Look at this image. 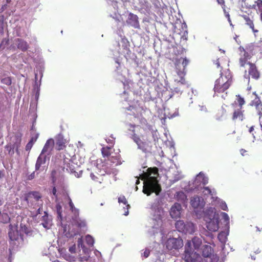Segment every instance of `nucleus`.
Returning a JSON list of instances; mask_svg holds the SVG:
<instances>
[{"instance_id":"1","label":"nucleus","mask_w":262,"mask_h":262,"mask_svg":"<svg viewBox=\"0 0 262 262\" xmlns=\"http://www.w3.org/2000/svg\"><path fill=\"white\" fill-rule=\"evenodd\" d=\"M158 168L157 167L148 168L147 172L144 173L142 179L145 180L143 188V192L147 195L155 192L159 195L161 191V187L157 179L159 176Z\"/></svg>"},{"instance_id":"2","label":"nucleus","mask_w":262,"mask_h":262,"mask_svg":"<svg viewBox=\"0 0 262 262\" xmlns=\"http://www.w3.org/2000/svg\"><path fill=\"white\" fill-rule=\"evenodd\" d=\"M220 75L215 82L213 90L216 96H220L225 99L227 96L228 90L232 83V76L229 70L221 72Z\"/></svg>"},{"instance_id":"3","label":"nucleus","mask_w":262,"mask_h":262,"mask_svg":"<svg viewBox=\"0 0 262 262\" xmlns=\"http://www.w3.org/2000/svg\"><path fill=\"white\" fill-rule=\"evenodd\" d=\"M189 63V61L186 58L181 57L180 58L176 59L174 64L176 72L179 76L180 79H176L175 80L177 81L178 83H180L181 84H186L184 76L186 73L185 68Z\"/></svg>"},{"instance_id":"4","label":"nucleus","mask_w":262,"mask_h":262,"mask_svg":"<svg viewBox=\"0 0 262 262\" xmlns=\"http://www.w3.org/2000/svg\"><path fill=\"white\" fill-rule=\"evenodd\" d=\"M201 259L200 254L194 252L192 247H191V242H187L185 246L184 257L185 262H196Z\"/></svg>"},{"instance_id":"5","label":"nucleus","mask_w":262,"mask_h":262,"mask_svg":"<svg viewBox=\"0 0 262 262\" xmlns=\"http://www.w3.org/2000/svg\"><path fill=\"white\" fill-rule=\"evenodd\" d=\"M101 151L103 157L108 158V160L110 161L112 163L116 165L120 164L119 149H118V152L114 154V155H111L113 152L112 148L111 147H103L101 149Z\"/></svg>"},{"instance_id":"6","label":"nucleus","mask_w":262,"mask_h":262,"mask_svg":"<svg viewBox=\"0 0 262 262\" xmlns=\"http://www.w3.org/2000/svg\"><path fill=\"white\" fill-rule=\"evenodd\" d=\"M247 100L249 101V105L255 106L259 115L260 108L262 106V103L256 92L249 93L247 95Z\"/></svg>"},{"instance_id":"7","label":"nucleus","mask_w":262,"mask_h":262,"mask_svg":"<svg viewBox=\"0 0 262 262\" xmlns=\"http://www.w3.org/2000/svg\"><path fill=\"white\" fill-rule=\"evenodd\" d=\"M239 50L241 52V57L250 59L252 55L255 54V45H248L245 47H239Z\"/></svg>"},{"instance_id":"8","label":"nucleus","mask_w":262,"mask_h":262,"mask_svg":"<svg viewBox=\"0 0 262 262\" xmlns=\"http://www.w3.org/2000/svg\"><path fill=\"white\" fill-rule=\"evenodd\" d=\"M183 245V240L181 238H170L166 243V247L168 249H178Z\"/></svg>"},{"instance_id":"9","label":"nucleus","mask_w":262,"mask_h":262,"mask_svg":"<svg viewBox=\"0 0 262 262\" xmlns=\"http://www.w3.org/2000/svg\"><path fill=\"white\" fill-rule=\"evenodd\" d=\"M126 22L128 26L132 27L135 29L140 28L138 16L132 13H129Z\"/></svg>"},{"instance_id":"10","label":"nucleus","mask_w":262,"mask_h":262,"mask_svg":"<svg viewBox=\"0 0 262 262\" xmlns=\"http://www.w3.org/2000/svg\"><path fill=\"white\" fill-rule=\"evenodd\" d=\"M8 236L10 242L16 241L18 239L19 234L17 225L12 224L9 225Z\"/></svg>"},{"instance_id":"11","label":"nucleus","mask_w":262,"mask_h":262,"mask_svg":"<svg viewBox=\"0 0 262 262\" xmlns=\"http://www.w3.org/2000/svg\"><path fill=\"white\" fill-rule=\"evenodd\" d=\"M55 140L57 150H61L66 147L67 142L61 134H59L55 137Z\"/></svg>"},{"instance_id":"12","label":"nucleus","mask_w":262,"mask_h":262,"mask_svg":"<svg viewBox=\"0 0 262 262\" xmlns=\"http://www.w3.org/2000/svg\"><path fill=\"white\" fill-rule=\"evenodd\" d=\"M206 227L208 230L211 232H215L218 230L219 228V218L206 221Z\"/></svg>"},{"instance_id":"13","label":"nucleus","mask_w":262,"mask_h":262,"mask_svg":"<svg viewBox=\"0 0 262 262\" xmlns=\"http://www.w3.org/2000/svg\"><path fill=\"white\" fill-rule=\"evenodd\" d=\"M181 205L179 203H175L171 208L170 214L172 218L177 219L181 214Z\"/></svg>"},{"instance_id":"14","label":"nucleus","mask_w":262,"mask_h":262,"mask_svg":"<svg viewBox=\"0 0 262 262\" xmlns=\"http://www.w3.org/2000/svg\"><path fill=\"white\" fill-rule=\"evenodd\" d=\"M248 64L249 66L248 71L249 75H250L252 78L257 79L259 77V73L258 71L255 64L251 62H248Z\"/></svg>"},{"instance_id":"15","label":"nucleus","mask_w":262,"mask_h":262,"mask_svg":"<svg viewBox=\"0 0 262 262\" xmlns=\"http://www.w3.org/2000/svg\"><path fill=\"white\" fill-rule=\"evenodd\" d=\"M219 215L216 213L214 209L210 208L206 210L204 219L205 221H211L215 219H219Z\"/></svg>"},{"instance_id":"16","label":"nucleus","mask_w":262,"mask_h":262,"mask_svg":"<svg viewBox=\"0 0 262 262\" xmlns=\"http://www.w3.org/2000/svg\"><path fill=\"white\" fill-rule=\"evenodd\" d=\"M15 42L16 43L17 48L23 52L27 51L29 48V45L28 42L23 39L17 38L15 39Z\"/></svg>"},{"instance_id":"17","label":"nucleus","mask_w":262,"mask_h":262,"mask_svg":"<svg viewBox=\"0 0 262 262\" xmlns=\"http://www.w3.org/2000/svg\"><path fill=\"white\" fill-rule=\"evenodd\" d=\"M54 144H55V142L53 139L50 138V139H48L46 141V142L42 149L41 154H43L47 152H50V151H52L53 149V148L54 146Z\"/></svg>"},{"instance_id":"18","label":"nucleus","mask_w":262,"mask_h":262,"mask_svg":"<svg viewBox=\"0 0 262 262\" xmlns=\"http://www.w3.org/2000/svg\"><path fill=\"white\" fill-rule=\"evenodd\" d=\"M133 139L134 141L137 144L139 148L142 150L145 151L149 149L148 148V145L145 143L142 142L140 138L136 134H134L133 135Z\"/></svg>"},{"instance_id":"19","label":"nucleus","mask_w":262,"mask_h":262,"mask_svg":"<svg viewBox=\"0 0 262 262\" xmlns=\"http://www.w3.org/2000/svg\"><path fill=\"white\" fill-rule=\"evenodd\" d=\"M213 252V249L210 246L204 245L202 247V255L204 257H211Z\"/></svg>"},{"instance_id":"20","label":"nucleus","mask_w":262,"mask_h":262,"mask_svg":"<svg viewBox=\"0 0 262 262\" xmlns=\"http://www.w3.org/2000/svg\"><path fill=\"white\" fill-rule=\"evenodd\" d=\"M187 242H191V247H192V245L193 246V250L199 249L202 244V239L198 236H194L191 241H187Z\"/></svg>"},{"instance_id":"21","label":"nucleus","mask_w":262,"mask_h":262,"mask_svg":"<svg viewBox=\"0 0 262 262\" xmlns=\"http://www.w3.org/2000/svg\"><path fill=\"white\" fill-rule=\"evenodd\" d=\"M174 198L176 200L183 204H185L187 201L186 195L182 191L177 192L174 195Z\"/></svg>"},{"instance_id":"22","label":"nucleus","mask_w":262,"mask_h":262,"mask_svg":"<svg viewBox=\"0 0 262 262\" xmlns=\"http://www.w3.org/2000/svg\"><path fill=\"white\" fill-rule=\"evenodd\" d=\"M42 226L47 229H49L51 226L52 220L49 218L48 213L45 212V215L41 219Z\"/></svg>"},{"instance_id":"23","label":"nucleus","mask_w":262,"mask_h":262,"mask_svg":"<svg viewBox=\"0 0 262 262\" xmlns=\"http://www.w3.org/2000/svg\"><path fill=\"white\" fill-rule=\"evenodd\" d=\"M46 161V156L43 155L41 153V154L38 157L36 164H35V170L36 171L38 170L41 165L42 164H45Z\"/></svg>"},{"instance_id":"24","label":"nucleus","mask_w":262,"mask_h":262,"mask_svg":"<svg viewBox=\"0 0 262 262\" xmlns=\"http://www.w3.org/2000/svg\"><path fill=\"white\" fill-rule=\"evenodd\" d=\"M42 196L41 194L38 191H31L29 192L26 198V200L28 201L30 199H34L36 201H39Z\"/></svg>"},{"instance_id":"25","label":"nucleus","mask_w":262,"mask_h":262,"mask_svg":"<svg viewBox=\"0 0 262 262\" xmlns=\"http://www.w3.org/2000/svg\"><path fill=\"white\" fill-rule=\"evenodd\" d=\"M176 228L177 229L181 232H187V229L186 228V225L184 223L183 221H177L175 224Z\"/></svg>"},{"instance_id":"26","label":"nucleus","mask_w":262,"mask_h":262,"mask_svg":"<svg viewBox=\"0 0 262 262\" xmlns=\"http://www.w3.org/2000/svg\"><path fill=\"white\" fill-rule=\"evenodd\" d=\"M243 111L241 108H238L235 110L233 113L232 115V120H236L237 119H239L241 120H243Z\"/></svg>"},{"instance_id":"27","label":"nucleus","mask_w":262,"mask_h":262,"mask_svg":"<svg viewBox=\"0 0 262 262\" xmlns=\"http://www.w3.org/2000/svg\"><path fill=\"white\" fill-rule=\"evenodd\" d=\"M103 176H104V174H97V176H96L94 173H91L90 174L91 179L96 183H98L99 184H101L104 181Z\"/></svg>"},{"instance_id":"28","label":"nucleus","mask_w":262,"mask_h":262,"mask_svg":"<svg viewBox=\"0 0 262 262\" xmlns=\"http://www.w3.org/2000/svg\"><path fill=\"white\" fill-rule=\"evenodd\" d=\"M201 198L198 196H194L191 199L190 204L194 208H197L200 205Z\"/></svg>"},{"instance_id":"29","label":"nucleus","mask_w":262,"mask_h":262,"mask_svg":"<svg viewBox=\"0 0 262 262\" xmlns=\"http://www.w3.org/2000/svg\"><path fill=\"white\" fill-rule=\"evenodd\" d=\"M225 114L226 110L224 108L222 107L221 108L218 110L215 115V119L218 121L222 120Z\"/></svg>"},{"instance_id":"30","label":"nucleus","mask_w":262,"mask_h":262,"mask_svg":"<svg viewBox=\"0 0 262 262\" xmlns=\"http://www.w3.org/2000/svg\"><path fill=\"white\" fill-rule=\"evenodd\" d=\"M181 30L180 29V31L176 30L175 31L180 34L181 36L184 37L187 35V25L186 24L183 23L180 25Z\"/></svg>"},{"instance_id":"31","label":"nucleus","mask_w":262,"mask_h":262,"mask_svg":"<svg viewBox=\"0 0 262 262\" xmlns=\"http://www.w3.org/2000/svg\"><path fill=\"white\" fill-rule=\"evenodd\" d=\"M244 18L246 21V24L249 26V27L252 29L254 32H257L258 30L254 29V25L253 20L249 17V16L245 15Z\"/></svg>"},{"instance_id":"32","label":"nucleus","mask_w":262,"mask_h":262,"mask_svg":"<svg viewBox=\"0 0 262 262\" xmlns=\"http://www.w3.org/2000/svg\"><path fill=\"white\" fill-rule=\"evenodd\" d=\"M118 202L119 203H123L126 206L127 211H125L124 213V215L126 216L128 214V209L130 208V205L127 204V201L124 196H120L118 198Z\"/></svg>"},{"instance_id":"33","label":"nucleus","mask_w":262,"mask_h":262,"mask_svg":"<svg viewBox=\"0 0 262 262\" xmlns=\"http://www.w3.org/2000/svg\"><path fill=\"white\" fill-rule=\"evenodd\" d=\"M235 104H237L239 108L242 109L243 106L245 103V99L240 95H236V99L234 101Z\"/></svg>"},{"instance_id":"34","label":"nucleus","mask_w":262,"mask_h":262,"mask_svg":"<svg viewBox=\"0 0 262 262\" xmlns=\"http://www.w3.org/2000/svg\"><path fill=\"white\" fill-rule=\"evenodd\" d=\"M75 224L79 228L84 227L86 226V223L84 220H81L78 216L73 219Z\"/></svg>"},{"instance_id":"35","label":"nucleus","mask_w":262,"mask_h":262,"mask_svg":"<svg viewBox=\"0 0 262 262\" xmlns=\"http://www.w3.org/2000/svg\"><path fill=\"white\" fill-rule=\"evenodd\" d=\"M10 222V217L7 213H2L0 217V222L3 224H7Z\"/></svg>"},{"instance_id":"36","label":"nucleus","mask_w":262,"mask_h":262,"mask_svg":"<svg viewBox=\"0 0 262 262\" xmlns=\"http://www.w3.org/2000/svg\"><path fill=\"white\" fill-rule=\"evenodd\" d=\"M203 189H204V190L203 192L205 194L211 195L212 198L215 200L217 199V197L214 198L213 196V195L214 194V192L212 191V190L208 187H205L203 188Z\"/></svg>"},{"instance_id":"37","label":"nucleus","mask_w":262,"mask_h":262,"mask_svg":"<svg viewBox=\"0 0 262 262\" xmlns=\"http://www.w3.org/2000/svg\"><path fill=\"white\" fill-rule=\"evenodd\" d=\"M78 234V232L77 231H70V230L67 232L66 230H64V235L68 238H71Z\"/></svg>"},{"instance_id":"38","label":"nucleus","mask_w":262,"mask_h":262,"mask_svg":"<svg viewBox=\"0 0 262 262\" xmlns=\"http://www.w3.org/2000/svg\"><path fill=\"white\" fill-rule=\"evenodd\" d=\"M85 242L86 244L90 246H93L94 243V238L90 235H87L85 236Z\"/></svg>"},{"instance_id":"39","label":"nucleus","mask_w":262,"mask_h":262,"mask_svg":"<svg viewBox=\"0 0 262 262\" xmlns=\"http://www.w3.org/2000/svg\"><path fill=\"white\" fill-rule=\"evenodd\" d=\"M9 43V39L8 38H3L2 40V42L0 44V47L2 48V50H3L5 48L6 46H8Z\"/></svg>"},{"instance_id":"40","label":"nucleus","mask_w":262,"mask_h":262,"mask_svg":"<svg viewBox=\"0 0 262 262\" xmlns=\"http://www.w3.org/2000/svg\"><path fill=\"white\" fill-rule=\"evenodd\" d=\"M255 4L257 6L258 9L260 12V19H262V0H257L255 1Z\"/></svg>"},{"instance_id":"41","label":"nucleus","mask_w":262,"mask_h":262,"mask_svg":"<svg viewBox=\"0 0 262 262\" xmlns=\"http://www.w3.org/2000/svg\"><path fill=\"white\" fill-rule=\"evenodd\" d=\"M71 211L74 214L75 217H77L79 216V210L76 208L74 205L72 207H70Z\"/></svg>"},{"instance_id":"42","label":"nucleus","mask_w":262,"mask_h":262,"mask_svg":"<svg viewBox=\"0 0 262 262\" xmlns=\"http://www.w3.org/2000/svg\"><path fill=\"white\" fill-rule=\"evenodd\" d=\"M198 178H202V183L204 185L207 184L208 183V179L205 177L204 174L200 172L199 174L197 176Z\"/></svg>"},{"instance_id":"43","label":"nucleus","mask_w":262,"mask_h":262,"mask_svg":"<svg viewBox=\"0 0 262 262\" xmlns=\"http://www.w3.org/2000/svg\"><path fill=\"white\" fill-rule=\"evenodd\" d=\"M248 60V59L241 57L239 60L240 66L242 67H244L246 64H248V63L249 62H247Z\"/></svg>"},{"instance_id":"44","label":"nucleus","mask_w":262,"mask_h":262,"mask_svg":"<svg viewBox=\"0 0 262 262\" xmlns=\"http://www.w3.org/2000/svg\"><path fill=\"white\" fill-rule=\"evenodd\" d=\"M21 229L27 235H30L31 234V230H30L26 225L22 226L20 225Z\"/></svg>"},{"instance_id":"45","label":"nucleus","mask_w":262,"mask_h":262,"mask_svg":"<svg viewBox=\"0 0 262 262\" xmlns=\"http://www.w3.org/2000/svg\"><path fill=\"white\" fill-rule=\"evenodd\" d=\"M4 16H0V34H3L4 33Z\"/></svg>"},{"instance_id":"46","label":"nucleus","mask_w":262,"mask_h":262,"mask_svg":"<svg viewBox=\"0 0 262 262\" xmlns=\"http://www.w3.org/2000/svg\"><path fill=\"white\" fill-rule=\"evenodd\" d=\"M56 209L57 213L58 214V216L59 217L61 218V214H62L61 206L59 204H57L56 206Z\"/></svg>"},{"instance_id":"47","label":"nucleus","mask_w":262,"mask_h":262,"mask_svg":"<svg viewBox=\"0 0 262 262\" xmlns=\"http://www.w3.org/2000/svg\"><path fill=\"white\" fill-rule=\"evenodd\" d=\"M2 82L8 85H10L11 84V79L10 77H6L2 79Z\"/></svg>"},{"instance_id":"48","label":"nucleus","mask_w":262,"mask_h":262,"mask_svg":"<svg viewBox=\"0 0 262 262\" xmlns=\"http://www.w3.org/2000/svg\"><path fill=\"white\" fill-rule=\"evenodd\" d=\"M257 51L262 55V42H260L258 45L255 46V51Z\"/></svg>"},{"instance_id":"49","label":"nucleus","mask_w":262,"mask_h":262,"mask_svg":"<svg viewBox=\"0 0 262 262\" xmlns=\"http://www.w3.org/2000/svg\"><path fill=\"white\" fill-rule=\"evenodd\" d=\"M222 216L225 222H229V217L227 213L225 212H222Z\"/></svg>"},{"instance_id":"50","label":"nucleus","mask_w":262,"mask_h":262,"mask_svg":"<svg viewBox=\"0 0 262 262\" xmlns=\"http://www.w3.org/2000/svg\"><path fill=\"white\" fill-rule=\"evenodd\" d=\"M33 145V143H32L31 142H29L27 144V145H26V150L27 151H29V150H30V149L32 148V147Z\"/></svg>"},{"instance_id":"51","label":"nucleus","mask_w":262,"mask_h":262,"mask_svg":"<svg viewBox=\"0 0 262 262\" xmlns=\"http://www.w3.org/2000/svg\"><path fill=\"white\" fill-rule=\"evenodd\" d=\"M51 193L55 196L56 199H57V198H58V195H57V190H56V187L55 186L53 187V189L52 190Z\"/></svg>"},{"instance_id":"52","label":"nucleus","mask_w":262,"mask_h":262,"mask_svg":"<svg viewBox=\"0 0 262 262\" xmlns=\"http://www.w3.org/2000/svg\"><path fill=\"white\" fill-rule=\"evenodd\" d=\"M150 254V250L149 249H146L143 252V255L145 258H147L149 256Z\"/></svg>"},{"instance_id":"53","label":"nucleus","mask_w":262,"mask_h":262,"mask_svg":"<svg viewBox=\"0 0 262 262\" xmlns=\"http://www.w3.org/2000/svg\"><path fill=\"white\" fill-rule=\"evenodd\" d=\"M35 177V171H33L32 173H31L27 177V180H32L33 179H34Z\"/></svg>"},{"instance_id":"54","label":"nucleus","mask_w":262,"mask_h":262,"mask_svg":"<svg viewBox=\"0 0 262 262\" xmlns=\"http://www.w3.org/2000/svg\"><path fill=\"white\" fill-rule=\"evenodd\" d=\"M76 245H74L69 248V251L72 253H74L76 252Z\"/></svg>"},{"instance_id":"55","label":"nucleus","mask_w":262,"mask_h":262,"mask_svg":"<svg viewBox=\"0 0 262 262\" xmlns=\"http://www.w3.org/2000/svg\"><path fill=\"white\" fill-rule=\"evenodd\" d=\"M67 198L69 202V205L70 207H72L73 205H74L72 201V199H71V198L70 197V196L69 195H67Z\"/></svg>"},{"instance_id":"56","label":"nucleus","mask_w":262,"mask_h":262,"mask_svg":"<svg viewBox=\"0 0 262 262\" xmlns=\"http://www.w3.org/2000/svg\"><path fill=\"white\" fill-rule=\"evenodd\" d=\"M112 138H113L112 139H106V141L107 143H109L113 145L115 143V138H113V137H112Z\"/></svg>"},{"instance_id":"57","label":"nucleus","mask_w":262,"mask_h":262,"mask_svg":"<svg viewBox=\"0 0 262 262\" xmlns=\"http://www.w3.org/2000/svg\"><path fill=\"white\" fill-rule=\"evenodd\" d=\"M221 208L223 210H227V209H228L227 205V204L225 202L222 203L221 204Z\"/></svg>"},{"instance_id":"58","label":"nucleus","mask_w":262,"mask_h":262,"mask_svg":"<svg viewBox=\"0 0 262 262\" xmlns=\"http://www.w3.org/2000/svg\"><path fill=\"white\" fill-rule=\"evenodd\" d=\"M37 138H38V135H35V137H32L31 138V139H30V140L29 141V142H31V143H33V144H34V142H36V141L37 140Z\"/></svg>"},{"instance_id":"59","label":"nucleus","mask_w":262,"mask_h":262,"mask_svg":"<svg viewBox=\"0 0 262 262\" xmlns=\"http://www.w3.org/2000/svg\"><path fill=\"white\" fill-rule=\"evenodd\" d=\"M217 3L222 5V6H225V1L224 0H217Z\"/></svg>"},{"instance_id":"60","label":"nucleus","mask_w":262,"mask_h":262,"mask_svg":"<svg viewBox=\"0 0 262 262\" xmlns=\"http://www.w3.org/2000/svg\"><path fill=\"white\" fill-rule=\"evenodd\" d=\"M240 152L242 156H245V154L247 152V151L244 149H241L240 150Z\"/></svg>"},{"instance_id":"61","label":"nucleus","mask_w":262,"mask_h":262,"mask_svg":"<svg viewBox=\"0 0 262 262\" xmlns=\"http://www.w3.org/2000/svg\"><path fill=\"white\" fill-rule=\"evenodd\" d=\"M215 64L216 65L217 67L219 68L220 66V62L219 61V59H217L215 61Z\"/></svg>"},{"instance_id":"62","label":"nucleus","mask_w":262,"mask_h":262,"mask_svg":"<svg viewBox=\"0 0 262 262\" xmlns=\"http://www.w3.org/2000/svg\"><path fill=\"white\" fill-rule=\"evenodd\" d=\"M82 243V240L81 238H79L78 240V245H80Z\"/></svg>"},{"instance_id":"63","label":"nucleus","mask_w":262,"mask_h":262,"mask_svg":"<svg viewBox=\"0 0 262 262\" xmlns=\"http://www.w3.org/2000/svg\"><path fill=\"white\" fill-rule=\"evenodd\" d=\"M223 235H224V233H219V234L218 235V238L220 239V240H221V237L223 236Z\"/></svg>"},{"instance_id":"64","label":"nucleus","mask_w":262,"mask_h":262,"mask_svg":"<svg viewBox=\"0 0 262 262\" xmlns=\"http://www.w3.org/2000/svg\"><path fill=\"white\" fill-rule=\"evenodd\" d=\"M253 130H254V127H253V126H251V127L249 128V132H250V133H251Z\"/></svg>"}]
</instances>
